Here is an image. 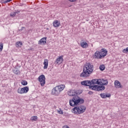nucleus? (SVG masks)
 <instances>
[{"label": "nucleus", "instance_id": "f257e3e1", "mask_svg": "<svg viewBox=\"0 0 128 128\" xmlns=\"http://www.w3.org/2000/svg\"><path fill=\"white\" fill-rule=\"evenodd\" d=\"M78 94L74 90H70L68 92V96H74L72 100H70V104L71 106H76L78 104H84V99L77 96Z\"/></svg>", "mask_w": 128, "mask_h": 128}, {"label": "nucleus", "instance_id": "f03ea898", "mask_svg": "<svg viewBox=\"0 0 128 128\" xmlns=\"http://www.w3.org/2000/svg\"><path fill=\"white\" fill-rule=\"evenodd\" d=\"M94 72V66L90 63L86 62L84 66L83 72L80 74V78H88Z\"/></svg>", "mask_w": 128, "mask_h": 128}, {"label": "nucleus", "instance_id": "7ed1b4c3", "mask_svg": "<svg viewBox=\"0 0 128 128\" xmlns=\"http://www.w3.org/2000/svg\"><path fill=\"white\" fill-rule=\"evenodd\" d=\"M100 79H94L92 80H84L81 82L82 86H89V88H90V86H94L96 84H100Z\"/></svg>", "mask_w": 128, "mask_h": 128}, {"label": "nucleus", "instance_id": "20e7f679", "mask_svg": "<svg viewBox=\"0 0 128 128\" xmlns=\"http://www.w3.org/2000/svg\"><path fill=\"white\" fill-rule=\"evenodd\" d=\"M86 108L84 106H77L72 109V112L75 114H81L86 112Z\"/></svg>", "mask_w": 128, "mask_h": 128}, {"label": "nucleus", "instance_id": "39448f33", "mask_svg": "<svg viewBox=\"0 0 128 128\" xmlns=\"http://www.w3.org/2000/svg\"><path fill=\"white\" fill-rule=\"evenodd\" d=\"M64 90V85L61 84L56 86L52 90V94L54 96H58L60 94V92H62Z\"/></svg>", "mask_w": 128, "mask_h": 128}, {"label": "nucleus", "instance_id": "423d86ee", "mask_svg": "<svg viewBox=\"0 0 128 128\" xmlns=\"http://www.w3.org/2000/svg\"><path fill=\"white\" fill-rule=\"evenodd\" d=\"M90 89L96 92H100V90H104L106 87L104 86H100L98 85H95L94 86H90Z\"/></svg>", "mask_w": 128, "mask_h": 128}, {"label": "nucleus", "instance_id": "0eeeda50", "mask_svg": "<svg viewBox=\"0 0 128 128\" xmlns=\"http://www.w3.org/2000/svg\"><path fill=\"white\" fill-rule=\"evenodd\" d=\"M38 80L42 86H44V84H46V76H44V75L42 74L38 78Z\"/></svg>", "mask_w": 128, "mask_h": 128}, {"label": "nucleus", "instance_id": "6e6552de", "mask_svg": "<svg viewBox=\"0 0 128 128\" xmlns=\"http://www.w3.org/2000/svg\"><path fill=\"white\" fill-rule=\"evenodd\" d=\"M63 62H64V56H59L55 60L54 64H62Z\"/></svg>", "mask_w": 128, "mask_h": 128}, {"label": "nucleus", "instance_id": "1a4fd4ad", "mask_svg": "<svg viewBox=\"0 0 128 128\" xmlns=\"http://www.w3.org/2000/svg\"><path fill=\"white\" fill-rule=\"evenodd\" d=\"M114 86L116 88H122V85L118 80H116L114 82Z\"/></svg>", "mask_w": 128, "mask_h": 128}, {"label": "nucleus", "instance_id": "9d476101", "mask_svg": "<svg viewBox=\"0 0 128 128\" xmlns=\"http://www.w3.org/2000/svg\"><path fill=\"white\" fill-rule=\"evenodd\" d=\"M100 54L101 56V58H104V56H106V54H108V50H106V48H102L101 51H100Z\"/></svg>", "mask_w": 128, "mask_h": 128}, {"label": "nucleus", "instance_id": "9b49d317", "mask_svg": "<svg viewBox=\"0 0 128 128\" xmlns=\"http://www.w3.org/2000/svg\"><path fill=\"white\" fill-rule=\"evenodd\" d=\"M99 80H100V82H99V84L100 86H108V80L106 79H99Z\"/></svg>", "mask_w": 128, "mask_h": 128}, {"label": "nucleus", "instance_id": "f8f14e48", "mask_svg": "<svg viewBox=\"0 0 128 128\" xmlns=\"http://www.w3.org/2000/svg\"><path fill=\"white\" fill-rule=\"evenodd\" d=\"M94 58L97 60L102 59V55H100V52L97 50L94 54Z\"/></svg>", "mask_w": 128, "mask_h": 128}, {"label": "nucleus", "instance_id": "ddd939ff", "mask_svg": "<svg viewBox=\"0 0 128 128\" xmlns=\"http://www.w3.org/2000/svg\"><path fill=\"white\" fill-rule=\"evenodd\" d=\"M80 46H82V48H88V44L84 42V40H82L80 42Z\"/></svg>", "mask_w": 128, "mask_h": 128}, {"label": "nucleus", "instance_id": "4468645a", "mask_svg": "<svg viewBox=\"0 0 128 128\" xmlns=\"http://www.w3.org/2000/svg\"><path fill=\"white\" fill-rule=\"evenodd\" d=\"M46 44V37H44L40 39L38 42V44Z\"/></svg>", "mask_w": 128, "mask_h": 128}, {"label": "nucleus", "instance_id": "2eb2a0df", "mask_svg": "<svg viewBox=\"0 0 128 128\" xmlns=\"http://www.w3.org/2000/svg\"><path fill=\"white\" fill-rule=\"evenodd\" d=\"M52 24H53V26H54V28H58V26H60V21H58V20H56L54 21Z\"/></svg>", "mask_w": 128, "mask_h": 128}, {"label": "nucleus", "instance_id": "dca6fc26", "mask_svg": "<svg viewBox=\"0 0 128 128\" xmlns=\"http://www.w3.org/2000/svg\"><path fill=\"white\" fill-rule=\"evenodd\" d=\"M44 70H46V68H48V59L44 60Z\"/></svg>", "mask_w": 128, "mask_h": 128}, {"label": "nucleus", "instance_id": "f3484780", "mask_svg": "<svg viewBox=\"0 0 128 128\" xmlns=\"http://www.w3.org/2000/svg\"><path fill=\"white\" fill-rule=\"evenodd\" d=\"M100 96L102 98H110V94H106L104 93L100 94Z\"/></svg>", "mask_w": 128, "mask_h": 128}, {"label": "nucleus", "instance_id": "a211bd4d", "mask_svg": "<svg viewBox=\"0 0 128 128\" xmlns=\"http://www.w3.org/2000/svg\"><path fill=\"white\" fill-rule=\"evenodd\" d=\"M22 89L24 94H26L28 90H30V88H28V86H25Z\"/></svg>", "mask_w": 128, "mask_h": 128}, {"label": "nucleus", "instance_id": "6ab92c4d", "mask_svg": "<svg viewBox=\"0 0 128 128\" xmlns=\"http://www.w3.org/2000/svg\"><path fill=\"white\" fill-rule=\"evenodd\" d=\"M30 120H32V122H36V120H38V116H33L31 117Z\"/></svg>", "mask_w": 128, "mask_h": 128}, {"label": "nucleus", "instance_id": "aec40b11", "mask_svg": "<svg viewBox=\"0 0 128 128\" xmlns=\"http://www.w3.org/2000/svg\"><path fill=\"white\" fill-rule=\"evenodd\" d=\"M18 94H24V89L22 88H18Z\"/></svg>", "mask_w": 128, "mask_h": 128}, {"label": "nucleus", "instance_id": "412c9836", "mask_svg": "<svg viewBox=\"0 0 128 128\" xmlns=\"http://www.w3.org/2000/svg\"><path fill=\"white\" fill-rule=\"evenodd\" d=\"M14 74H20V70H13Z\"/></svg>", "mask_w": 128, "mask_h": 128}, {"label": "nucleus", "instance_id": "4be33fe9", "mask_svg": "<svg viewBox=\"0 0 128 128\" xmlns=\"http://www.w3.org/2000/svg\"><path fill=\"white\" fill-rule=\"evenodd\" d=\"M22 43L20 42H18L16 43V46L17 48H20L22 46Z\"/></svg>", "mask_w": 128, "mask_h": 128}, {"label": "nucleus", "instance_id": "5701e85b", "mask_svg": "<svg viewBox=\"0 0 128 128\" xmlns=\"http://www.w3.org/2000/svg\"><path fill=\"white\" fill-rule=\"evenodd\" d=\"M21 84L22 86H26L28 84V82L26 81V80H22L21 82Z\"/></svg>", "mask_w": 128, "mask_h": 128}, {"label": "nucleus", "instance_id": "b1692460", "mask_svg": "<svg viewBox=\"0 0 128 128\" xmlns=\"http://www.w3.org/2000/svg\"><path fill=\"white\" fill-rule=\"evenodd\" d=\"M57 112H58V114H64V112L62 111V109H59V110H57Z\"/></svg>", "mask_w": 128, "mask_h": 128}, {"label": "nucleus", "instance_id": "393cba45", "mask_svg": "<svg viewBox=\"0 0 128 128\" xmlns=\"http://www.w3.org/2000/svg\"><path fill=\"white\" fill-rule=\"evenodd\" d=\"M105 68L106 67L104 66V65H102L100 66V70H104Z\"/></svg>", "mask_w": 128, "mask_h": 128}, {"label": "nucleus", "instance_id": "a878e982", "mask_svg": "<svg viewBox=\"0 0 128 128\" xmlns=\"http://www.w3.org/2000/svg\"><path fill=\"white\" fill-rule=\"evenodd\" d=\"M16 13L15 12H12L10 14V16H12V18H14V16H16Z\"/></svg>", "mask_w": 128, "mask_h": 128}, {"label": "nucleus", "instance_id": "bb28decb", "mask_svg": "<svg viewBox=\"0 0 128 128\" xmlns=\"http://www.w3.org/2000/svg\"><path fill=\"white\" fill-rule=\"evenodd\" d=\"M2 48H4V44H2V43H0V52L2 50Z\"/></svg>", "mask_w": 128, "mask_h": 128}, {"label": "nucleus", "instance_id": "cd10ccee", "mask_svg": "<svg viewBox=\"0 0 128 128\" xmlns=\"http://www.w3.org/2000/svg\"><path fill=\"white\" fill-rule=\"evenodd\" d=\"M122 52L124 54H126V52H128V48H124Z\"/></svg>", "mask_w": 128, "mask_h": 128}, {"label": "nucleus", "instance_id": "c85d7f7f", "mask_svg": "<svg viewBox=\"0 0 128 128\" xmlns=\"http://www.w3.org/2000/svg\"><path fill=\"white\" fill-rule=\"evenodd\" d=\"M1 2H2V4H7L6 0H2Z\"/></svg>", "mask_w": 128, "mask_h": 128}, {"label": "nucleus", "instance_id": "c756f323", "mask_svg": "<svg viewBox=\"0 0 128 128\" xmlns=\"http://www.w3.org/2000/svg\"><path fill=\"white\" fill-rule=\"evenodd\" d=\"M14 12H15V14H20V10H17Z\"/></svg>", "mask_w": 128, "mask_h": 128}, {"label": "nucleus", "instance_id": "7c9ffc66", "mask_svg": "<svg viewBox=\"0 0 128 128\" xmlns=\"http://www.w3.org/2000/svg\"><path fill=\"white\" fill-rule=\"evenodd\" d=\"M69 2H76V0H68Z\"/></svg>", "mask_w": 128, "mask_h": 128}, {"label": "nucleus", "instance_id": "2f4dec72", "mask_svg": "<svg viewBox=\"0 0 128 128\" xmlns=\"http://www.w3.org/2000/svg\"><path fill=\"white\" fill-rule=\"evenodd\" d=\"M88 94H92V92L90 91L88 92Z\"/></svg>", "mask_w": 128, "mask_h": 128}, {"label": "nucleus", "instance_id": "473e14b6", "mask_svg": "<svg viewBox=\"0 0 128 128\" xmlns=\"http://www.w3.org/2000/svg\"><path fill=\"white\" fill-rule=\"evenodd\" d=\"M12 0H6V2L8 4V2H12Z\"/></svg>", "mask_w": 128, "mask_h": 128}, {"label": "nucleus", "instance_id": "72a5a7b5", "mask_svg": "<svg viewBox=\"0 0 128 128\" xmlns=\"http://www.w3.org/2000/svg\"><path fill=\"white\" fill-rule=\"evenodd\" d=\"M24 27H22V29H21V30H24Z\"/></svg>", "mask_w": 128, "mask_h": 128}]
</instances>
